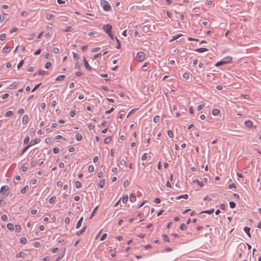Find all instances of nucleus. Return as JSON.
<instances>
[{
  "instance_id": "nucleus-3",
  "label": "nucleus",
  "mask_w": 261,
  "mask_h": 261,
  "mask_svg": "<svg viewBox=\"0 0 261 261\" xmlns=\"http://www.w3.org/2000/svg\"><path fill=\"white\" fill-rule=\"evenodd\" d=\"M136 58L139 62H142L145 58V54L142 51L138 52L137 54Z\"/></svg>"
},
{
  "instance_id": "nucleus-36",
  "label": "nucleus",
  "mask_w": 261,
  "mask_h": 261,
  "mask_svg": "<svg viewBox=\"0 0 261 261\" xmlns=\"http://www.w3.org/2000/svg\"><path fill=\"white\" fill-rule=\"evenodd\" d=\"M94 168L93 165H90L88 167V171L90 173L93 172L94 171Z\"/></svg>"
},
{
  "instance_id": "nucleus-62",
  "label": "nucleus",
  "mask_w": 261,
  "mask_h": 261,
  "mask_svg": "<svg viewBox=\"0 0 261 261\" xmlns=\"http://www.w3.org/2000/svg\"><path fill=\"white\" fill-rule=\"evenodd\" d=\"M195 181L196 182L200 187H202L203 185L202 182L200 181L198 179H196Z\"/></svg>"
},
{
  "instance_id": "nucleus-39",
  "label": "nucleus",
  "mask_w": 261,
  "mask_h": 261,
  "mask_svg": "<svg viewBox=\"0 0 261 261\" xmlns=\"http://www.w3.org/2000/svg\"><path fill=\"white\" fill-rule=\"evenodd\" d=\"M127 200H128L127 195H125V196H123V198H122V201L124 203H125L127 201Z\"/></svg>"
},
{
  "instance_id": "nucleus-31",
  "label": "nucleus",
  "mask_w": 261,
  "mask_h": 261,
  "mask_svg": "<svg viewBox=\"0 0 261 261\" xmlns=\"http://www.w3.org/2000/svg\"><path fill=\"white\" fill-rule=\"evenodd\" d=\"M182 36L181 34H177L175 36H174L173 37H172V39L170 40V41H172L173 40H175L177 39H178V38H179L180 37H181Z\"/></svg>"
},
{
  "instance_id": "nucleus-33",
  "label": "nucleus",
  "mask_w": 261,
  "mask_h": 261,
  "mask_svg": "<svg viewBox=\"0 0 261 261\" xmlns=\"http://www.w3.org/2000/svg\"><path fill=\"white\" fill-rule=\"evenodd\" d=\"M46 17V19L48 20L52 19L55 17V15L52 14H47Z\"/></svg>"
},
{
  "instance_id": "nucleus-60",
  "label": "nucleus",
  "mask_w": 261,
  "mask_h": 261,
  "mask_svg": "<svg viewBox=\"0 0 261 261\" xmlns=\"http://www.w3.org/2000/svg\"><path fill=\"white\" fill-rule=\"evenodd\" d=\"M41 49H39L34 53V55L35 56L38 55L41 53Z\"/></svg>"
},
{
  "instance_id": "nucleus-29",
  "label": "nucleus",
  "mask_w": 261,
  "mask_h": 261,
  "mask_svg": "<svg viewBox=\"0 0 261 261\" xmlns=\"http://www.w3.org/2000/svg\"><path fill=\"white\" fill-rule=\"evenodd\" d=\"M15 230L17 232H19L21 231V226L19 225H16L15 226Z\"/></svg>"
},
{
  "instance_id": "nucleus-61",
  "label": "nucleus",
  "mask_w": 261,
  "mask_h": 261,
  "mask_svg": "<svg viewBox=\"0 0 261 261\" xmlns=\"http://www.w3.org/2000/svg\"><path fill=\"white\" fill-rule=\"evenodd\" d=\"M129 181L128 180H125L123 183V186L126 187L128 185Z\"/></svg>"
},
{
  "instance_id": "nucleus-46",
  "label": "nucleus",
  "mask_w": 261,
  "mask_h": 261,
  "mask_svg": "<svg viewBox=\"0 0 261 261\" xmlns=\"http://www.w3.org/2000/svg\"><path fill=\"white\" fill-rule=\"evenodd\" d=\"M6 38V35L5 34H2L0 35V40H4Z\"/></svg>"
},
{
  "instance_id": "nucleus-38",
  "label": "nucleus",
  "mask_w": 261,
  "mask_h": 261,
  "mask_svg": "<svg viewBox=\"0 0 261 261\" xmlns=\"http://www.w3.org/2000/svg\"><path fill=\"white\" fill-rule=\"evenodd\" d=\"M56 197L55 196H53L51 197L48 200V202L50 203H54L55 200H56Z\"/></svg>"
},
{
  "instance_id": "nucleus-40",
  "label": "nucleus",
  "mask_w": 261,
  "mask_h": 261,
  "mask_svg": "<svg viewBox=\"0 0 261 261\" xmlns=\"http://www.w3.org/2000/svg\"><path fill=\"white\" fill-rule=\"evenodd\" d=\"M72 31V28L71 26L67 27L64 30V32H68Z\"/></svg>"
},
{
  "instance_id": "nucleus-58",
  "label": "nucleus",
  "mask_w": 261,
  "mask_h": 261,
  "mask_svg": "<svg viewBox=\"0 0 261 261\" xmlns=\"http://www.w3.org/2000/svg\"><path fill=\"white\" fill-rule=\"evenodd\" d=\"M147 158V153H144L142 156V160H145Z\"/></svg>"
},
{
  "instance_id": "nucleus-18",
  "label": "nucleus",
  "mask_w": 261,
  "mask_h": 261,
  "mask_svg": "<svg viewBox=\"0 0 261 261\" xmlns=\"http://www.w3.org/2000/svg\"><path fill=\"white\" fill-rule=\"evenodd\" d=\"M214 212V209H211L210 210L204 211L203 212H200L199 214H202V213H206V214H211Z\"/></svg>"
},
{
  "instance_id": "nucleus-56",
  "label": "nucleus",
  "mask_w": 261,
  "mask_h": 261,
  "mask_svg": "<svg viewBox=\"0 0 261 261\" xmlns=\"http://www.w3.org/2000/svg\"><path fill=\"white\" fill-rule=\"evenodd\" d=\"M34 246L35 247H39V246H40V243L39 242H35L34 243Z\"/></svg>"
},
{
  "instance_id": "nucleus-41",
  "label": "nucleus",
  "mask_w": 261,
  "mask_h": 261,
  "mask_svg": "<svg viewBox=\"0 0 261 261\" xmlns=\"http://www.w3.org/2000/svg\"><path fill=\"white\" fill-rule=\"evenodd\" d=\"M236 204L234 202L231 201L229 202V206H230V208H233L236 207Z\"/></svg>"
},
{
  "instance_id": "nucleus-64",
  "label": "nucleus",
  "mask_w": 261,
  "mask_h": 261,
  "mask_svg": "<svg viewBox=\"0 0 261 261\" xmlns=\"http://www.w3.org/2000/svg\"><path fill=\"white\" fill-rule=\"evenodd\" d=\"M27 170H28V167H27V166H22L21 167V170H22L23 172H25V171H26Z\"/></svg>"
},
{
  "instance_id": "nucleus-17",
  "label": "nucleus",
  "mask_w": 261,
  "mask_h": 261,
  "mask_svg": "<svg viewBox=\"0 0 261 261\" xmlns=\"http://www.w3.org/2000/svg\"><path fill=\"white\" fill-rule=\"evenodd\" d=\"M7 228L10 230H13L14 229V226L13 224L9 223L7 225Z\"/></svg>"
},
{
  "instance_id": "nucleus-34",
  "label": "nucleus",
  "mask_w": 261,
  "mask_h": 261,
  "mask_svg": "<svg viewBox=\"0 0 261 261\" xmlns=\"http://www.w3.org/2000/svg\"><path fill=\"white\" fill-rule=\"evenodd\" d=\"M160 117L159 115H156L153 118V121L154 123H157L160 121Z\"/></svg>"
},
{
  "instance_id": "nucleus-59",
  "label": "nucleus",
  "mask_w": 261,
  "mask_h": 261,
  "mask_svg": "<svg viewBox=\"0 0 261 261\" xmlns=\"http://www.w3.org/2000/svg\"><path fill=\"white\" fill-rule=\"evenodd\" d=\"M154 203L158 204L161 202V200L159 198H156L154 200Z\"/></svg>"
},
{
  "instance_id": "nucleus-6",
  "label": "nucleus",
  "mask_w": 261,
  "mask_h": 261,
  "mask_svg": "<svg viewBox=\"0 0 261 261\" xmlns=\"http://www.w3.org/2000/svg\"><path fill=\"white\" fill-rule=\"evenodd\" d=\"M83 61H84V66L85 67V68L87 69H88L89 70H91V67L90 66L88 61L86 60V58L85 57H84V59H83Z\"/></svg>"
},
{
  "instance_id": "nucleus-51",
  "label": "nucleus",
  "mask_w": 261,
  "mask_h": 261,
  "mask_svg": "<svg viewBox=\"0 0 261 261\" xmlns=\"http://www.w3.org/2000/svg\"><path fill=\"white\" fill-rule=\"evenodd\" d=\"M37 161H35V160H33L31 162V165L32 166V167H34L36 166V165L37 164Z\"/></svg>"
},
{
  "instance_id": "nucleus-20",
  "label": "nucleus",
  "mask_w": 261,
  "mask_h": 261,
  "mask_svg": "<svg viewBox=\"0 0 261 261\" xmlns=\"http://www.w3.org/2000/svg\"><path fill=\"white\" fill-rule=\"evenodd\" d=\"M105 184H106L105 179H103L101 180L99 182V187L100 188H103V187L105 186Z\"/></svg>"
},
{
  "instance_id": "nucleus-30",
  "label": "nucleus",
  "mask_w": 261,
  "mask_h": 261,
  "mask_svg": "<svg viewBox=\"0 0 261 261\" xmlns=\"http://www.w3.org/2000/svg\"><path fill=\"white\" fill-rule=\"evenodd\" d=\"M20 243L22 244H25L27 243V239L25 238L22 237L19 239Z\"/></svg>"
},
{
  "instance_id": "nucleus-43",
  "label": "nucleus",
  "mask_w": 261,
  "mask_h": 261,
  "mask_svg": "<svg viewBox=\"0 0 261 261\" xmlns=\"http://www.w3.org/2000/svg\"><path fill=\"white\" fill-rule=\"evenodd\" d=\"M179 228L181 230H184L187 228V225L185 223H182L180 224Z\"/></svg>"
},
{
  "instance_id": "nucleus-44",
  "label": "nucleus",
  "mask_w": 261,
  "mask_h": 261,
  "mask_svg": "<svg viewBox=\"0 0 261 261\" xmlns=\"http://www.w3.org/2000/svg\"><path fill=\"white\" fill-rule=\"evenodd\" d=\"M167 134L170 138H173V132L171 130H168L167 131Z\"/></svg>"
},
{
  "instance_id": "nucleus-2",
  "label": "nucleus",
  "mask_w": 261,
  "mask_h": 261,
  "mask_svg": "<svg viewBox=\"0 0 261 261\" xmlns=\"http://www.w3.org/2000/svg\"><path fill=\"white\" fill-rule=\"evenodd\" d=\"M100 5L102 7L104 10L106 11L111 10V7L107 1L105 0H101L100 2Z\"/></svg>"
},
{
  "instance_id": "nucleus-12",
  "label": "nucleus",
  "mask_w": 261,
  "mask_h": 261,
  "mask_svg": "<svg viewBox=\"0 0 261 261\" xmlns=\"http://www.w3.org/2000/svg\"><path fill=\"white\" fill-rule=\"evenodd\" d=\"M250 229V228L249 227H245L244 228V230L246 233L247 236L249 238H251V234H250V233L249 232Z\"/></svg>"
},
{
  "instance_id": "nucleus-48",
  "label": "nucleus",
  "mask_w": 261,
  "mask_h": 261,
  "mask_svg": "<svg viewBox=\"0 0 261 261\" xmlns=\"http://www.w3.org/2000/svg\"><path fill=\"white\" fill-rule=\"evenodd\" d=\"M1 219L3 221H8V217L6 215H2Z\"/></svg>"
},
{
  "instance_id": "nucleus-1",
  "label": "nucleus",
  "mask_w": 261,
  "mask_h": 261,
  "mask_svg": "<svg viewBox=\"0 0 261 261\" xmlns=\"http://www.w3.org/2000/svg\"><path fill=\"white\" fill-rule=\"evenodd\" d=\"M232 60L231 57H227L224 58L223 59H222L221 61L218 62L216 64V66H220L222 65H224L227 63H228L231 62Z\"/></svg>"
},
{
  "instance_id": "nucleus-13",
  "label": "nucleus",
  "mask_w": 261,
  "mask_h": 261,
  "mask_svg": "<svg viewBox=\"0 0 261 261\" xmlns=\"http://www.w3.org/2000/svg\"><path fill=\"white\" fill-rule=\"evenodd\" d=\"M207 50V49L204 47L197 48L195 49V51L198 53H203Z\"/></svg>"
},
{
  "instance_id": "nucleus-32",
  "label": "nucleus",
  "mask_w": 261,
  "mask_h": 261,
  "mask_svg": "<svg viewBox=\"0 0 261 261\" xmlns=\"http://www.w3.org/2000/svg\"><path fill=\"white\" fill-rule=\"evenodd\" d=\"M30 141V137L29 136H26L23 140V144H27Z\"/></svg>"
},
{
  "instance_id": "nucleus-7",
  "label": "nucleus",
  "mask_w": 261,
  "mask_h": 261,
  "mask_svg": "<svg viewBox=\"0 0 261 261\" xmlns=\"http://www.w3.org/2000/svg\"><path fill=\"white\" fill-rule=\"evenodd\" d=\"M40 141H41V140L40 139H36L32 140L31 141V142H30L29 145H31V147L32 146L39 143Z\"/></svg>"
},
{
  "instance_id": "nucleus-24",
  "label": "nucleus",
  "mask_w": 261,
  "mask_h": 261,
  "mask_svg": "<svg viewBox=\"0 0 261 261\" xmlns=\"http://www.w3.org/2000/svg\"><path fill=\"white\" fill-rule=\"evenodd\" d=\"M86 228V227L85 226L84 227H83L82 228V229H81V230H79L78 231L76 232V234L77 235V236H80L81 235V234H82L85 230Z\"/></svg>"
},
{
  "instance_id": "nucleus-47",
  "label": "nucleus",
  "mask_w": 261,
  "mask_h": 261,
  "mask_svg": "<svg viewBox=\"0 0 261 261\" xmlns=\"http://www.w3.org/2000/svg\"><path fill=\"white\" fill-rule=\"evenodd\" d=\"M60 151L59 148L56 147L53 149V152L54 153L56 154L58 153Z\"/></svg>"
},
{
  "instance_id": "nucleus-21",
  "label": "nucleus",
  "mask_w": 261,
  "mask_h": 261,
  "mask_svg": "<svg viewBox=\"0 0 261 261\" xmlns=\"http://www.w3.org/2000/svg\"><path fill=\"white\" fill-rule=\"evenodd\" d=\"M6 14L3 13L0 15V21L3 22L6 19Z\"/></svg>"
},
{
  "instance_id": "nucleus-8",
  "label": "nucleus",
  "mask_w": 261,
  "mask_h": 261,
  "mask_svg": "<svg viewBox=\"0 0 261 261\" xmlns=\"http://www.w3.org/2000/svg\"><path fill=\"white\" fill-rule=\"evenodd\" d=\"M29 116L28 115H24L23 117L22 122L23 124H27L29 122Z\"/></svg>"
},
{
  "instance_id": "nucleus-10",
  "label": "nucleus",
  "mask_w": 261,
  "mask_h": 261,
  "mask_svg": "<svg viewBox=\"0 0 261 261\" xmlns=\"http://www.w3.org/2000/svg\"><path fill=\"white\" fill-rule=\"evenodd\" d=\"M136 200V194L135 193L131 194L130 195V197H129V200L132 202H133L135 201Z\"/></svg>"
},
{
  "instance_id": "nucleus-9",
  "label": "nucleus",
  "mask_w": 261,
  "mask_h": 261,
  "mask_svg": "<svg viewBox=\"0 0 261 261\" xmlns=\"http://www.w3.org/2000/svg\"><path fill=\"white\" fill-rule=\"evenodd\" d=\"M244 124L248 128H250L253 126V122L249 120H246Z\"/></svg>"
},
{
  "instance_id": "nucleus-63",
  "label": "nucleus",
  "mask_w": 261,
  "mask_h": 261,
  "mask_svg": "<svg viewBox=\"0 0 261 261\" xmlns=\"http://www.w3.org/2000/svg\"><path fill=\"white\" fill-rule=\"evenodd\" d=\"M28 15V13L26 11H23L21 13V15L25 17L27 16Z\"/></svg>"
},
{
  "instance_id": "nucleus-4",
  "label": "nucleus",
  "mask_w": 261,
  "mask_h": 261,
  "mask_svg": "<svg viewBox=\"0 0 261 261\" xmlns=\"http://www.w3.org/2000/svg\"><path fill=\"white\" fill-rule=\"evenodd\" d=\"M112 26L109 24H106L103 27V30L108 35L111 33Z\"/></svg>"
},
{
  "instance_id": "nucleus-11",
  "label": "nucleus",
  "mask_w": 261,
  "mask_h": 261,
  "mask_svg": "<svg viewBox=\"0 0 261 261\" xmlns=\"http://www.w3.org/2000/svg\"><path fill=\"white\" fill-rule=\"evenodd\" d=\"M31 147V145H28L25 147L23 148L21 150V152L19 154V156H21L22 154L24 153V152Z\"/></svg>"
},
{
  "instance_id": "nucleus-27",
  "label": "nucleus",
  "mask_w": 261,
  "mask_h": 261,
  "mask_svg": "<svg viewBox=\"0 0 261 261\" xmlns=\"http://www.w3.org/2000/svg\"><path fill=\"white\" fill-rule=\"evenodd\" d=\"M188 194H185V195H180V196H177L176 197V199H179L181 198H185V199H188Z\"/></svg>"
},
{
  "instance_id": "nucleus-23",
  "label": "nucleus",
  "mask_w": 261,
  "mask_h": 261,
  "mask_svg": "<svg viewBox=\"0 0 261 261\" xmlns=\"http://www.w3.org/2000/svg\"><path fill=\"white\" fill-rule=\"evenodd\" d=\"M75 138L77 141H81L82 139V136L79 133L75 134Z\"/></svg>"
},
{
  "instance_id": "nucleus-54",
  "label": "nucleus",
  "mask_w": 261,
  "mask_h": 261,
  "mask_svg": "<svg viewBox=\"0 0 261 261\" xmlns=\"http://www.w3.org/2000/svg\"><path fill=\"white\" fill-rule=\"evenodd\" d=\"M41 84H42V83H39V84H38V85H36V86L34 87V88L33 89V90H32V92H33V91H35L37 89H38V88H39V87L41 85Z\"/></svg>"
},
{
  "instance_id": "nucleus-25",
  "label": "nucleus",
  "mask_w": 261,
  "mask_h": 261,
  "mask_svg": "<svg viewBox=\"0 0 261 261\" xmlns=\"http://www.w3.org/2000/svg\"><path fill=\"white\" fill-rule=\"evenodd\" d=\"M2 51L4 53H9L10 51V49L9 47L5 46V47L3 48Z\"/></svg>"
},
{
  "instance_id": "nucleus-53",
  "label": "nucleus",
  "mask_w": 261,
  "mask_h": 261,
  "mask_svg": "<svg viewBox=\"0 0 261 261\" xmlns=\"http://www.w3.org/2000/svg\"><path fill=\"white\" fill-rule=\"evenodd\" d=\"M97 209H98V206H97L96 207H95L94 208V209L93 210V212H92V215H91V217H90V219H91V218H92V217H93V216L94 215V214L96 213V211L97 210Z\"/></svg>"
},
{
  "instance_id": "nucleus-52",
  "label": "nucleus",
  "mask_w": 261,
  "mask_h": 261,
  "mask_svg": "<svg viewBox=\"0 0 261 261\" xmlns=\"http://www.w3.org/2000/svg\"><path fill=\"white\" fill-rule=\"evenodd\" d=\"M23 60H22L20 61V62H19V63L17 65L18 69H19L20 68H21V66L23 65Z\"/></svg>"
},
{
  "instance_id": "nucleus-28",
  "label": "nucleus",
  "mask_w": 261,
  "mask_h": 261,
  "mask_svg": "<svg viewBox=\"0 0 261 261\" xmlns=\"http://www.w3.org/2000/svg\"><path fill=\"white\" fill-rule=\"evenodd\" d=\"M29 189V187L28 186H25L23 188H22L21 190V193L22 194H24L27 192V191Z\"/></svg>"
},
{
  "instance_id": "nucleus-37",
  "label": "nucleus",
  "mask_w": 261,
  "mask_h": 261,
  "mask_svg": "<svg viewBox=\"0 0 261 261\" xmlns=\"http://www.w3.org/2000/svg\"><path fill=\"white\" fill-rule=\"evenodd\" d=\"M47 73H48L47 71H45L44 70H41L39 71V73H38V74L41 75H45V74H47Z\"/></svg>"
},
{
  "instance_id": "nucleus-14",
  "label": "nucleus",
  "mask_w": 261,
  "mask_h": 261,
  "mask_svg": "<svg viewBox=\"0 0 261 261\" xmlns=\"http://www.w3.org/2000/svg\"><path fill=\"white\" fill-rule=\"evenodd\" d=\"M83 220V217H82L80 219V220H79V221L77 222V223L76 224V228H79L81 226Z\"/></svg>"
},
{
  "instance_id": "nucleus-49",
  "label": "nucleus",
  "mask_w": 261,
  "mask_h": 261,
  "mask_svg": "<svg viewBox=\"0 0 261 261\" xmlns=\"http://www.w3.org/2000/svg\"><path fill=\"white\" fill-rule=\"evenodd\" d=\"M182 76L185 79L187 80L189 78V73L185 72L183 74Z\"/></svg>"
},
{
  "instance_id": "nucleus-42",
  "label": "nucleus",
  "mask_w": 261,
  "mask_h": 261,
  "mask_svg": "<svg viewBox=\"0 0 261 261\" xmlns=\"http://www.w3.org/2000/svg\"><path fill=\"white\" fill-rule=\"evenodd\" d=\"M51 64L50 62H47L45 64V68L46 69H48L51 66Z\"/></svg>"
},
{
  "instance_id": "nucleus-19",
  "label": "nucleus",
  "mask_w": 261,
  "mask_h": 261,
  "mask_svg": "<svg viewBox=\"0 0 261 261\" xmlns=\"http://www.w3.org/2000/svg\"><path fill=\"white\" fill-rule=\"evenodd\" d=\"M75 186L77 189H80L82 187V184L80 181H76L75 183Z\"/></svg>"
},
{
  "instance_id": "nucleus-16",
  "label": "nucleus",
  "mask_w": 261,
  "mask_h": 261,
  "mask_svg": "<svg viewBox=\"0 0 261 261\" xmlns=\"http://www.w3.org/2000/svg\"><path fill=\"white\" fill-rule=\"evenodd\" d=\"M220 110L217 109H214L212 111V114L214 116H217L220 113Z\"/></svg>"
},
{
  "instance_id": "nucleus-15",
  "label": "nucleus",
  "mask_w": 261,
  "mask_h": 261,
  "mask_svg": "<svg viewBox=\"0 0 261 261\" xmlns=\"http://www.w3.org/2000/svg\"><path fill=\"white\" fill-rule=\"evenodd\" d=\"M13 114H14V113H13V111H7L6 113V114L5 115V116L7 117H11V116H12L13 115Z\"/></svg>"
},
{
  "instance_id": "nucleus-50",
  "label": "nucleus",
  "mask_w": 261,
  "mask_h": 261,
  "mask_svg": "<svg viewBox=\"0 0 261 261\" xmlns=\"http://www.w3.org/2000/svg\"><path fill=\"white\" fill-rule=\"evenodd\" d=\"M63 139L64 140H66V139L64 137H63L61 135H57L55 137V139Z\"/></svg>"
},
{
  "instance_id": "nucleus-5",
  "label": "nucleus",
  "mask_w": 261,
  "mask_h": 261,
  "mask_svg": "<svg viewBox=\"0 0 261 261\" xmlns=\"http://www.w3.org/2000/svg\"><path fill=\"white\" fill-rule=\"evenodd\" d=\"M9 188L8 186H3L1 189V193L4 195H6V196L8 195V194L9 193Z\"/></svg>"
},
{
  "instance_id": "nucleus-22",
  "label": "nucleus",
  "mask_w": 261,
  "mask_h": 261,
  "mask_svg": "<svg viewBox=\"0 0 261 261\" xmlns=\"http://www.w3.org/2000/svg\"><path fill=\"white\" fill-rule=\"evenodd\" d=\"M66 77V76L65 75H61L58 76L56 80V81H63L65 78Z\"/></svg>"
},
{
  "instance_id": "nucleus-55",
  "label": "nucleus",
  "mask_w": 261,
  "mask_h": 261,
  "mask_svg": "<svg viewBox=\"0 0 261 261\" xmlns=\"http://www.w3.org/2000/svg\"><path fill=\"white\" fill-rule=\"evenodd\" d=\"M107 233L103 234L100 238V240L103 241V240H105L106 238H107Z\"/></svg>"
},
{
  "instance_id": "nucleus-45",
  "label": "nucleus",
  "mask_w": 261,
  "mask_h": 261,
  "mask_svg": "<svg viewBox=\"0 0 261 261\" xmlns=\"http://www.w3.org/2000/svg\"><path fill=\"white\" fill-rule=\"evenodd\" d=\"M77 112L73 110V111H71L70 112V116L72 117H74V116L76 115Z\"/></svg>"
},
{
  "instance_id": "nucleus-26",
  "label": "nucleus",
  "mask_w": 261,
  "mask_h": 261,
  "mask_svg": "<svg viewBox=\"0 0 261 261\" xmlns=\"http://www.w3.org/2000/svg\"><path fill=\"white\" fill-rule=\"evenodd\" d=\"M162 237H163V239L164 241H166V242H169L170 241H169V239L168 238V237L167 235L165 234H163V236H162Z\"/></svg>"
},
{
  "instance_id": "nucleus-35",
  "label": "nucleus",
  "mask_w": 261,
  "mask_h": 261,
  "mask_svg": "<svg viewBox=\"0 0 261 261\" xmlns=\"http://www.w3.org/2000/svg\"><path fill=\"white\" fill-rule=\"evenodd\" d=\"M112 140V139L110 137H108L105 139V143L106 144L109 143Z\"/></svg>"
},
{
  "instance_id": "nucleus-57",
  "label": "nucleus",
  "mask_w": 261,
  "mask_h": 261,
  "mask_svg": "<svg viewBox=\"0 0 261 261\" xmlns=\"http://www.w3.org/2000/svg\"><path fill=\"white\" fill-rule=\"evenodd\" d=\"M18 30V29L17 28H12L10 30V33H13L15 32H16L17 30Z\"/></svg>"
}]
</instances>
